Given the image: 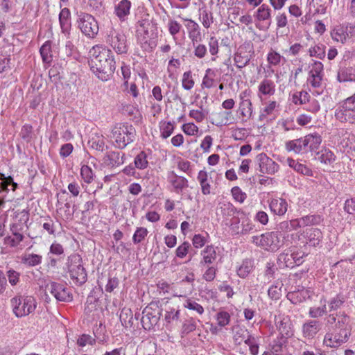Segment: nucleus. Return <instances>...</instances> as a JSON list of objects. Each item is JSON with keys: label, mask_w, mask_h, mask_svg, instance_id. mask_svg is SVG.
<instances>
[{"label": "nucleus", "mask_w": 355, "mask_h": 355, "mask_svg": "<svg viewBox=\"0 0 355 355\" xmlns=\"http://www.w3.org/2000/svg\"><path fill=\"white\" fill-rule=\"evenodd\" d=\"M91 69L98 78L103 81L107 80L116 69V62L112 51L102 46L93 47Z\"/></svg>", "instance_id": "f257e3e1"}, {"label": "nucleus", "mask_w": 355, "mask_h": 355, "mask_svg": "<svg viewBox=\"0 0 355 355\" xmlns=\"http://www.w3.org/2000/svg\"><path fill=\"white\" fill-rule=\"evenodd\" d=\"M334 116L342 123L355 126V92L336 105Z\"/></svg>", "instance_id": "f03ea898"}, {"label": "nucleus", "mask_w": 355, "mask_h": 355, "mask_svg": "<svg viewBox=\"0 0 355 355\" xmlns=\"http://www.w3.org/2000/svg\"><path fill=\"white\" fill-rule=\"evenodd\" d=\"M112 135L115 146L119 149H123L133 142L136 136V130L132 125L121 123L114 127Z\"/></svg>", "instance_id": "7ed1b4c3"}, {"label": "nucleus", "mask_w": 355, "mask_h": 355, "mask_svg": "<svg viewBox=\"0 0 355 355\" xmlns=\"http://www.w3.org/2000/svg\"><path fill=\"white\" fill-rule=\"evenodd\" d=\"M10 305L15 315L22 318L35 312L37 302L33 296L19 295L10 300Z\"/></svg>", "instance_id": "20e7f679"}, {"label": "nucleus", "mask_w": 355, "mask_h": 355, "mask_svg": "<svg viewBox=\"0 0 355 355\" xmlns=\"http://www.w3.org/2000/svg\"><path fill=\"white\" fill-rule=\"evenodd\" d=\"M67 268L70 277L77 285H83L87 279V274L83 266V259L78 254H72L67 259Z\"/></svg>", "instance_id": "39448f33"}, {"label": "nucleus", "mask_w": 355, "mask_h": 355, "mask_svg": "<svg viewBox=\"0 0 355 355\" xmlns=\"http://www.w3.org/2000/svg\"><path fill=\"white\" fill-rule=\"evenodd\" d=\"M252 242L261 248L271 252L277 251L284 243L277 232H269L259 236H253Z\"/></svg>", "instance_id": "423d86ee"}, {"label": "nucleus", "mask_w": 355, "mask_h": 355, "mask_svg": "<svg viewBox=\"0 0 355 355\" xmlns=\"http://www.w3.org/2000/svg\"><path fill=\"white\" fill-rule=\"evenodd\" d=\"M105 42L117 54H126L128 51L127 37L121 30L111 28L106 33Z\"/></svg>", "instance_id": "0eeeda50"}, {"label": "nucleus", "mask_w": 355, "mask_h": 355, "mask_svg": "<svg viewBox=\"0 0 355 355\" xmlns=\"http://www.w3.org/2000/svg\"><path fill=\"white\" fill-rule=\"evenodd\" d=\"M78 26L81 32L89 38L94 37L98 33V24L90 14L80 12L78 16Z\"/></svg>", "instance_id": "6e6552de"}, {"label": "nucleus", "mask_w": 355, "mask_h": 355, "mask_svg": "<svg viewBox=\"0 0 355 355\" xmlns=\"http://www.w3.org/2000/svg\"><path fill=\"white\" fill-rule=\"evenodd\" d=\"M349 336L350 333H349L347 329L334 328L332 332H327L325 334L323 343L328 347H338L348 340Z\"/></svg>", "instance_id": "1a4fd4ad"}, {"label": "nucleus", "mask_w": 355, "mask_h": 355, "mask_svg": "<svg viewBox=\"0 0 355 355\" xmlns=\"http://www.w3.org/2000/svg\"><path fill=\"white\" fill-rule=\"evenodd\" d=\"M271 9L267 4L261 5L254 12L253 17L256 27L259 30H267L271 24Z\"/></svg>", "instance_id": "9d476101"}, {"label": "nucleus", "mask_w": 355, "mask_h": 355, "mask_svg": "<svg viewBox=\"0 0 355 355\" xmlns=\"http://www.w3.org/2000/svg\"><path fill=\"white\" fill-rule=\"evenodd\" d=\"M254 53L253 46L250 43H245L240 46L234 56L235 65L242 69L248 64Z\"/></svg>", "instance_id": "9b49d317"}, {"label": "nucleus", "mask_w": 355, "mask_h": 355, "mask_svg": "<svg viewBox=\"0 0 355 355\" xmlns=\"http://www.w3.org/2000/svg\"><path fill=\"white\" fill-rule=\"evenodd\" d=\"M308 83L313 88H320L324 77V66L320 61H314L310 66Z\"/></svg>", "instance_id": "f8f14e48"}, {"label": "nucleus", "mask_w": 355, "mask_h": 355, "mask_svg": "<svg viewBox=\"0 0 355 355\" xmlns=\"http://www.w3.org/2000/svg\"><path fill=\"white\" fill-rule=\"evenodd\" d=\"M45 291L52 294L58 301L71 302L73 299L69 289L62 284L50 282L46 285Z\"/></svg>", "instance_id": "ddd939ff"}, {"label": "nucleus", "mask_w": 355, "mask_h": 355, "mask_svg": "<svg viewBox=\"0 0 355 355\" xmlns=\"http://www.w3.org/2000/svg\"><path fill=\"white\" fill-rule=\"evenodd\" d=\"M354 36L355 26L352 24L336 26L331 31L332 40L341 44H345L348 39Z\"/></svg>", "instance_id": "4468645a"}, {"label": "nucleus", "mask_w": 355, "mask_h": 355, "mask_svg": "<svg viewBox=\"0 0 355 355\" xmlns=\"http://www.w3.org/2000/svg\"><path fill=\"white\" fill-rule=\"evenodd\" d=\"M275 322L279 337L288 339L293 336V325L288 315L279 314L275 316Z\"/></svg>", "instance_id": "2eb2a0df"}, {"label": "nucleus", "mask_w": 355, "mask_h": 355, "mask_svg": "<svg viewBox=\"0 0 355 355\" xmlns=\"http://www.w3.org/2000/svg\"><path fill=\"white\" fill-rule=\"evenodd\" d=\"M67 195L66 190H62L57 195V213L63 220H71L74 211L71 209V204L66 198Z\"/></svg>", "instance_id": "dca6fc26"}, {"label": "nucleus", "mask_w": 355, "mask_h": 355, "mask_svg": "<svg viewBox=\"0 0 355 355\" xmlns=\"http://www.w3.org/2000/svg\"><path fill=\"white\" fill-rule=\"evenodd\" d=\"M225 209H226L229 215H233L237 212L239 216H241V227L240 234H247L255 231V225L248 217L247 214L243 211H237L234 205L231 203L224 205Z\"/></svg>", "instance_id": "f3484780"}, {"label": "nucleus", "mask_w": 355, "mask_h": 355, "mask_svg": "<svg viewBox=\"0 0 355 355\" xmlns=\"http://www.w3.org/2000/svg\"><path fill=\"white\" fill-rule=\"evenodd\" d=\"M160 318V312L157 309H153L151 306H146L142 311L141 324L146 330H150L153 326L157 324Z\"/></svg>", "instance_id": "a211bd4d"}, {"label": "nucleus", "mask_w": 355, "mask_h": 355, "mask_svg": "<svg viewBox=\"0 0 355 355\" xmlns=\"http://www.w3.org/2000/svg\"><path fill=\"white\" fill-rule=\"evenodd\" d=\"M12 236H7L4 238V243L10 248H16L24 240V236L21 233L23 225L21 223H13L10 227Z\"/></svg>", "instance_id": "6ab92c4d"}, {"label": "nucleus", "mask_w": 355, "mask_h": 355, "mask_svg": "<svg viewBox=\"0 0 355 355\" xmlns=\"http://www.w3.org/2000/svg\"><path fill=\"white\" fill-rule=\"evenodd\" d=\"M182 20L191 42L193 41H202V33L200 25L192 19L182 18Z\"/></svg>", "instance_id": "aec40b11"}, {"label": "nucleus", "mask_w": 355, "mask_h": 355, "mask_svg": "<svg viewBox=\"0 0 355 355\" xmlns=\"http://www.w3.org/2000/svg\"><path fill=\"white\" fill-rule=\"evenodd\" d=\"M125 154L119 151L111 150L105 153L103 158V164L109 168H114L124 163Z\"/></svg>", "instance_id": "412c9836"}, {"label": "nucleus", "mask_w": 355, "mask_h": 355, "mask_svg": "<svg viewBox=\"0 0 355 355\" xmlns=\"http://www.w3.org/2000/svg\"><path fill=\"white\" fill-rule=\"evenodd\" d=\"M259 171L262 173L275 174L279 170V165L266 154L261 153L257 156Z\"/></svg>", "instance_id": "4be33fe9"}, {"label": "nucleus", "mask_w": 355, "mask_h": 355, "mask_svg": "<svg viewBox=\"0 0 355 355\" xmlns=\"http://www.w3.org/2000/svg\"><path fill=\"white\" fill-rule=\"evenodd\" d=\"M321 329L322 323L320 321L316 320H307L302 326V336L306 340L313 339Z\"/></svg>", "instance_id": "5701e85b"}, {"label": "nucleus", "mask_w": 355, "mask_h": 355, "mask_svg": "<svg viewBox=\"0 0 355 355\" xmlns=\"http://www.w3.org/2000/svg\"><path fill=\"white\" fill-rule=\"evenodd\" d=\"M137 37L138 42L144 51H151L156 46V43L155 40L151 38L148 30L137 28Z\"/></svg>", "instance_id": "b1692460"}, {"label": "nucleus", "mask_w": 355, "mask_h": 355, "mask_svg": "<svg viewBox=\"0 0 355 355\" xmlns=\"http://www.w3.org/2000/svg\"><path fill=\"white\" fill-rule=\"evenodd\" d=\"M306 153H317L322 143V137L319 133L308 134L304 137Z\"/></svg>", "instance_id": "393cba45"}, {"label": "nucleus", "mask_w": 355, "mask_h": 355, "mask_svg": "<svg viewBox=\"0 0 355 355\" xmlns=\"http://www.w3.org/2000/svg\"><path fill=\"white\" fill-rule=\"evenodd\" d=\"M268 205L270 211L279 216H282L288 211V202L286 199L282 198H275L268 200Z\"/></svg>", "instance_id": "a878e982"}, {"label": "nucleus", "mask_w": 355, "mask_h": 355, "mask_svg": "<svg viewBox=\"0 0 355 355\" xmlns=\"http://www.w3.org/2000/svg\"><path fill=\"white\" fill-rule=\"evenodd\" d=\"M246 92H242L240 94L241 102L239 103V110L244 121L251 119L253 114V107L252 101L249 98H245Z\"/></svg>", "instance_id": "bb28decb"}, {"label": "nucleus", "mask_w": 355, "mask_h": 355, "mask_svg": "<svg viewBox=\"0 0 355 355\" xmlns=\"http://www.w3.org/2000/svg\"><path fill=\"white\" fill-rule=\"evenodd\" d=\"M9 186H11V190L15 191L17 184L13 181L11 176L6 177L4 174L0 173V208L5 202L3 193L9 191Z\"/></svg>", "instance_id": "cd10ccee"}, {"label": "nucleus", "mask_w": 355, "mask_h": 355, "mask_svg": "<svg viewBox=\"0 0 355 355\" xmlns=\"http://www.w3.org/2000/svg\"><path fill=\"white\" fill-rule=\"evenodd\" d=\"M217 248L212 245H207L200 252L202 259L200 261V265L206 266L214 264L218 257L216 252Z\"/></svg>", "instance_id": "c85d7f7f"}, {"label": "nucleus", "mask_w": 355, "mask_h": 355, "mask_svg": "<svg viewBox=\"0 0 355 355\" xmlns=\"http://www.w3.org/2000/svg\"><path fill=\"white\" fill-rule=\"evenodd\" d=\"M285 149L288 152H293L298 155L306 154L304 137L287 141L285 143Z\"/></svg>", "instance_id": "c756f323"}, {"label": "nucleus", "mask_w": 355, "mask_h": 355, "mask_svg": "<svg viewBox=\"0 0 355 355\" xmlns=\"http://www.w3.org/2000/svg\"><path fill=\"white\" fill-rule=\"evenodd\" d=\"M168 178L173 191L177 193H180L184 189L188 187L187 179L176 175L173 171L171 172Z\"/></svg>", "instance_id": "7c9ffc66"}, {"label": "nucleus", "mask_w": 355, "mask_h": 355, "mask_svg": "<svg viewBox=\"0 0 355 355\" xmlns=\"http://www.w3.org/2000/svg\"><path fill=\"white\" fill-rule=\"evenodd\" d=\"M275 83L267 78H264L258 86V96L261 98L262 96H271L275 93Z\"/></svg>", "instance_id": "2f4dec72"}, {"label": "nucleus", "mask_w": 355, "mask_h": 355, "mask_svg": "<svg viewBox=\"0 0 355 355\" xmlns=\"http://www.w3.org/2000/svg\"><path fill=\"white\" fill-rule=\"evenodd\" d=\"M139 315V314L138 315ZM139 316L135 314L133 317L132 311L129 308H123L121 311L120 320L122 325L125 329H131L135 327V322L137 321Z\"/></svg>", "instance_id": "473e14b6"}, {"label": "nucleus", "mask_w": 355, "mask_h": 355, "mask_svg": "<svg viewBox=\"0 0 355 355\" xmlns=\"http://www.w3.org/2000/svg\"><path fill=\"white\" fill-rule=\"evenodd\" d=\"M105 137L103 135L95 132L90 135L87 144L89 148L102 153L105 147L107 148L105 146Z\"/></svg>", "instance_id": "72a5a7b5"}, {"label": "nucleus", "mask_w": 355, "mask_h": 355, "mask_svg": "<svg viewBox=\"0 0 355 355\" xmlns=\"http://www.w3.org/2000/svg\"><path fill=\"white\" fill-rule=\"evenodd\" d=\"M59 23L62 33L67 36L69 35L71 29V12L69 8H64L59 14Z\"/></svg>", "instance_id": "f704fd0d"}, {"label": "nucleus", "mask_w": 355, "mask_h": 355, "mask_svg": "<svg viewBox=\"0 0 355 355\" xmlns=\"http://www.w3.org/2000/svg\"><path fill=\"white\" fill-rule=\"evenodd\" d=\"M307 243L309 245L317 246L322 240L323 234L322 231L318 228L306 229L304 232Z\"/></svg>", "instance_id": "c9c22d12"}, {"label": "nucleus", "mask_w": 355, "mask_h": 355, "mask_svg": "<svg viewBox=\"0 0 355 355\" xmlns=\"http://www.w3.org/2000/svg\"><path fill=\"white\" fill-rule=\"evenodd\" d=\"M131 2L129 0H121L115 6L114 13L122 21H125L130 14Z\"/></svg>", "instance_id": "e433bc0d"}, {"label": "nucleus", "mask_w": 355, "mask_h": 355, "mask_svg": "<svg viewBox=\"0 0 355 355\" xmlns=\"http://www.w3.org/2000/svg\"><path fill=\"white\" fill-rule=\"evenodd\" d=\"M318 155V159L323 164L331 165L336 160V155L329 148H323L321 150L316 153Z\"/></svg>", "instance_id": "4c0bfd02"}, {"label": "nucleus", "mask_w": 355, "mask_h": 355, "mask_svg": "<svg viewBox=\"0 0 355 355\" xmlns=\"http://www.w3.org/2000/svg\"><path fill=\"white\" fill-rule=\"evenodd\" d=\"M347 297L343 293H338L328 301L329 311H336L344 306Z\"/></svg>", "instance_id": "58836bf2"}, {"label": "nucleus", "mask_w": 355, "mask_h": 355, "mask_svg": "<svg viewBox=\"0 0 355 355\" xmlns=\"http://www.w3.org/2000/svg\"><path fill=\"white\" fill-rule=\"evenodd\" d=\"M216 73L212 69H207L205 71V74L203 77L201 86L202 88L210 89L214 87L216 84V80L214 79Z\"/></svg>", "instance_id": "ea45409f"}, {"label": "nucleus", "mask_w": 355, "mask_h": 355, "mask_svg": "<svg viewBox=\"0 0 355 355\" xmlns=\"http://www.w3.org/2000/svg\"><path fill=\"white\" fill-rule=\"evenodd\" d=\"M337 79L340 83L355 81V69L344 68L338 71Z\"/></svg>", "instance_id": "a19ab883"}, {"label": "nucleus", "mask_w": 355, "mask_h": 355, "mask_svg": "<svg viewBox=\"0 0 355 355\" xmlns=\"http://www.w3.org/2000/svg\"><path fill=\"white\" fill-rule=\"evenodd\" d=\"M231 116V112L223 111L218 112L214 114V121L212 123L216 126L227 125L230 123Z\"/></svg>", "instance_id": "79ce46f5"}, {"label": "nucleus", "mask_w": 355, "mask_h": 355, "mask_svg": "<svg viewBox=\"0 0 355 355\" xmlns=\"http://www.w3.org/2000/svg\"><path fill=\"white\" fill-rule=\"evenodd\" d=\"M253 268V260L246 259L243 261L241 265L237 269V275L241 278H245L252 272Z\"/></svg>", "instance_id": "37998d69"}, {"label": "nucleus", "mask_w": 355, "mask_h": 355, "mask_svg": "<svg viewBox=\"0 0 355 355\" xmlns=\"http://www.w3.org/2000/svg\"><path fill=\"white\" fill-rule=\"evenodd\" d=\"M40 53L44 63L49 64L52 62L53 55L50 41H46L44 43L40 49Z\"/></svg>", "instance_id": "c03bdc74"}, {"label": "nucleus", "mask_w": 355, "mask_h": 355, "mask_svg": "<svg viewBox=\"0 0 355 355\" xmlns=\"http://www.w3.org/2000/svg\"><path fill=\"white\" fill-rule=\"evenodd\" d=\"M42 260V257L37 254H25L21 257V262L31 267L40 265Z\"/></svg>", "instance_id": "a18cd8bd"}, {"label": "nucleus", "mask_w": 355, "mask_h": 355, "mask_svg": "<svg viewBox=\"0 0 355 355\" xmlns=\"http://www.w3.org/2000/svg\"><path fill=\"white\" fill-rule=\"evenodd\" d=\"M292 254L289 253H281L277 258V262L280 266L293 268L295 266L296 261Z\"/></svg>", "instance_id": "49530a36"}, {"label": "nucleus", "mask_w": 355, "mask_h": 355, "mask_svg": "<svg viewBox=\"0 0 355 355\" xmlns=\"http://www.w3.org/2000/svg\"><path fill=\"white\" fill-rule=\"evenodd\" d=\"M209 52L212 56L211 60L215 62L219 52V42L215 36H211L208 40Z\"/></svg>", "instance_id": "de8ad7c7"}, {"label": "nucleus", "mask_w": 355, "mask_h": 355, "mask_svg": "<svg viewBox=\"0 0 355 355\" xmlns=\"http://www.w3.org/2000/svg\"><path fill=\"white\" fill-rule=\"evenodd\" d=\"M338 321L336 324L335 328L338 329H347L349 333L351 331V327L349 324L350 319L349 317L343 313L337 314Z\"/></svg>", "instance_id": "09e8293b"}, {"label": "nucleus", "mask_w": 355, "mask_h": 355, "mask_svg": "<svg viewBox=\"0 0 355 355\" xmlns=\"http://www.w3.org/2000/svg\"><path fill=\"white\" fill-rule=\"evenodd\" d=\"M165 312L164 320L168 324L177 321L180 318V310L178 308L168 306Z\"/></svg>", "instance_id": "8fccbe9b"}, {"label": "nucleus", "mask_w": 355, "mask_h": 355, "mask_svg": "<svg viewBox=\"0 0 355 355\" xmlns=\"http://www.w3.org/2000/svg\"><path fill=\"white\" fill-rule=\"evenodd\" d=\"M197 327L196 320L193 318L184 320L181 328L182 337L196 330Z\"/></svg>", "instance_id": "3c124183"}, {"label": "nucleus", "mask_w": 355, "mask_h": 355, "mask_svg": "<svg viewBox=\"0 0 355 355\" xmlns=\"http://www.w3.org/2000/svg\"><path fill=\"white\" fill-rule=\"evenodd\" d=\"M80 176L85 183L91 184L94 178L95 173L88 165H83L80 168Z\"/></svg>", "instance_id": "603ef678"}, {"label": "nucleus", "mask_w": 355, "mask_h": 355, "mask_svg": "<svg viewBox=\"0 0 355 355\" xmlns=\"http://www.w3.org/2000/svg\"><path fill=\"white\" fill-rule=\"evenodd\" d=\"M159 128L161 137L163 139H167L173 132L175 128V123L171 121H162L160 122Z\"/></svg>", "instance_id": "864d4df0"}, {"label": "nucleus", "mask_w": 355, "mask_h": 355, "mask_svg": "<svg viewBox=\"0 0 355 355\" xmlns=\"http://www.w3.org/2000/svg\"><path fill=\"white\" fill-rule=\"evenodd\" d=\"M201 41H193L191 42L192 46L193 48V55L198 59L204 58L207 53V46L200 43Z\"/></svg>", "instance_id": "5fc2aeb1"}, {"label": "nucleus", "mask_w": 355, "mask_h": 355, "mask_svg": "<svg viewBox=\"0 0 355 355\" xmlns=\"http://www.w3.org/2000/svg\"><path fill=\"white\" fill-rule=\"evenodd\" d=\"M307 297H309V291L306 290L298 291L288 295V298L293 304L300 303L304 301Z\"/></svg>", "instance_id": "6e6d98bb"}, {"label": "nucleus", "mask_w": 355, "mask_h": 355, "mask_svg": "<svg viewBox=\"0 0 355 355\" xmlns=\"http://www.w3.org/2000/svg\"><path fill=\"white\" fill-rule=\"evenodd\" d=\"M302 218L304 223V227L318 225L324 220L323 216L320 214H309L302 216Z\"/></svg>", "instance_id": "4d7b16f0"}, {"label": "nucleus", "mask_w": 355, "mask_h": 355, "mask_svg": "<svg viewBox=\"0 0 355 355\" xmlns=\"http://www.w3.org/2000/svg\"><path fill=\"white\" fill-rule=\"evenodd\" d=\"M195 85L191 71L189 70L183 73L182 78V87L187 91L191 90Z\"/></svg>", "instance_id": "13d9d810"}, {"label": "nucleus", "mask_w": 355, "mask_h": 355, "mask_svg": "<svg viewBox=\"0 0 355 355\" xmlns=\"http://www.w3.org/2000/svg\"><path fill=\"white\" fill-rule=\"evenodd\" d=\"M135 167L144 170L148 166V161L147 155L144 151H141L135 158L134 160Z\"/></svg>", "instance_id": "bf43d9fd"}, {"label": "nucleus", "mask_w": 355, "mask_h": 355, "mask_svg": "<svg viewBox=\"0 0 355 355\" xmlns=\"http://www.w3.org/2000/svg\"><path fill=\"white\" fill-rule=\"evenodd\" d=\"M277 107V103L275 101H268L266 106L261 111L259 115V120L262 121L266 119L268 116L273 114L276 107Z\"/></svg>", "instance_id": "052dcab7"}, {"label": "nucleus", "mask_w": 355, "mask_h": 355, "mask_svg": "<svg viewBox=\"0 0 355 355\" xmlns=\"http://www.w3.org/2000/svg\"><path fill=\"white\" fill-rule=\"evenodd\" d=\"M287 338L277 337L274 340V344L272 346V353L273 355H282L284 347H286L287 343Z\"/></svg>", "instance_id": "680f3d73"}, {"label": "nucleus", "mask_w": 355, "mask_h": 355, "mask_svg": "<svg viewBox=\"0 0 355 355\" xmlns=\"http://www.w3.org/2000/svg\"><path fill=\"white\" fill-rule=\"evenodd\" d=\"M284 59L282 55L273 49H270L267 55V62L270 66H278Z\"/></svg>", "instance_id": "e2e57ef3"}, {"label": "nucleus", "mask_w": 355, "mask_h": 355, "mask_svg": "<svg viewBox=\"0 0 355 355\" xmlns=\"http://www.w3.org/2000/svg\"><path fill=\"white\" fill-rule=\"evenodd\" d=\"M310 95L305 91L297 92L292 95V101L295 105H302L309 101Z\"/></svg>", "instance_id": "0e129e2a"}, {"label": "nucleus", "mask_w": 355, "mask_h": 355, "mask_svg": "<svg viewBox=\"0 0 355 355\" xmlns=\"http://www.w3.org/2000/svg\"><path fill=\"white\" fill-rule=\"evenodd\" d=\"M309 55L311 57H316L319 59H324L326 55L325 46L323 44H316L311 47L309 50Z\"/></svg>", "instance_id": "69168bd1"}, {"label": "nucleus", "mask_w": 355, "mask_h": 355, "mask_svg": "<svg viewBox=\"0 0 355 355\" xmlns=\"http://www.w3.org/2000/svg\"><path fill=\"white\" fill-rule=\"evenodd\" d=\"M327 313L326 300H324V304L321 306L311 307L309 311V315L312 318H318L322 317Z\"/></svg>", "instance_id": "338daca9"}, {"label": "nucleus", "mask_w": 355, "mask_h": 355, "mask_svg": "<svg viewBox=\"0 0 355 355\" xmlns=\"http://www.w3.org/2000/svg\"><path fill=\"white\" fill-rule=\"evenodd\" d=\"M281 282H277L272 285L268 291V296L272 300H278L282 296V286Z\"/></svg>", "instance_id": "774afa93"}]
</instances>
